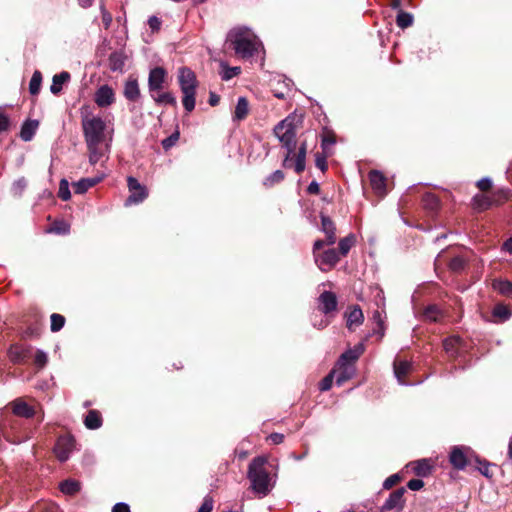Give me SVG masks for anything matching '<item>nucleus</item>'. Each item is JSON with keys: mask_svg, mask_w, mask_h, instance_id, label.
I'll use <instances>...</instances> for the list:
<instances>
[{"mask_svg": "<svg viewBox=\"0 0 512 512\" xmlns=\"http://www.w3.org/2000/svg\"><path fill=\"white\" fill-rule=\"evenodd\" d=\"M423 316L427 321L437 322L442 319L443 314L436 305H430L424 310Z\"/></svg>", "mask_w": 512, "mask_h": 512, "instance_id": "nucleus-34", "label": "nucleus"}, {"mask_svg": "<svg viewBox=\"0 0 512 512\" xmlns=\"http://www.w3.org/2000/svg\"><path fill=\"white\" fill-rule=\"evenodd\" d=\"M38 128L37 121H26L23 123L20 131V137L24 141H30Z\"/></svg>", "mask_w": 512, "mask_h": 512, "instance_id": "nucleus-28", "label": "nucleus"}, {"mask_svg": "<svg viewBox=\"0 0 512 512\" xmlns=\"http://www.w3.org/2000/svg\"><path fill=\"white\" fill-rule=\"evenodd\" d=\"M306 153H307V145L306 142L301 143L297 153L294 151V154L291 156V160L289 162L290 166L288 168L293 167L296 173H301L304 171L306 166Z\"/></svg>", "mask_w": 512, "mask_h": 512, "instance_id": "nucleus-15", "label": "nucleus"}, {"mask_svg": "<svg viewBox=\"0 0 512 512\" xmlns=\"http://www.w3.org/2000/svg\"><path fill=\"white\" fill-rule=\"evenodd\" d=\"M248 113H249L248 100L245 97H239L236 107H235L233 120L241 121L247 117Z\"/></svg>", "mask_w": 512, "mask_h": 512, "instance_id": "nucleus-26", "label": "nucleus"}, {"mask_svg": "<svg viewBox=\"0 0 512 512\" xmlns=\"http://www.w3.org/2000/svg\"><path fill=\"white\" fill-rule=\"evenodd\" d=\"M151 97L159 105H171V106L177 105V100H176L175 96L170 92H163V93L156 92V93L151 94Z\"/></svg>", "mask_w": 512, "mask_h": 512, "instance_id": "nucleus-29", "label": "nucleus"}, {"mask_svg": "<svg viewBox=\"0 0 512 512\" xmlns=\"http://www.w3.org/2000/svg\"><path fill=\"white\" fill-rule=\"evenodd\" d=\"M84 424L86 428L94 430L102 425V419L98 411L90 410L85 417Z\"/></svg>", "mask_w": 512, "mask_h": 512, "instance_id": "nucleus-30", "label": "nucleus"}, {"mask_svg": "<svg viewBox=\"0 0 512 512\" xmlns=\"http://www.w3.org/2000/svg\"><path fill=\"white\" fill-rule=\"evenodd\" d=\"M404 493H405V489L403 487L393 491L389 495V497L385 501V503L381 506L380 511L386 512V511H390L392 509L401 510L404 506V499H403Z\"/></svg>", "mask_w": 512, "mask_h": 512, "instance_id": "nucleus-14", "label": "nucleus"}, {"mask_svg": "<svg viewBox=\"0 0 512 512\" xmlns=\"http://www.w3.org/2000/svg\"><path fill=\"white\" fill-rule=\"evenodd\" d=\"M71 79V75L67 71H62L58 74H55L52 78V84L50 86V91L54 95H58L65 84H67Z\"/></svg>", "mask_w": 512, "mask_h": 512, "instance_id": "nucleus-22", "label": "nucleus"}, {"mask_svg": "<svg viewBox=\"0 0 512 512\" xmlns=\"http://www.w3.org/2000/svg\"><path fill=\"white\" fill-rule=\"evenodd\" d=\"M80 482L72 479L64 480L60 483L59 489L65 495H74L80 491Z\"/></svg>", "mask_w": 512, "mask_h": 512, "instance_id": "nucleus-31", "label": "nucleus"}, {"mask_svg": "<svg viewBox=\"0 0 512 512\" xmlns=\"http://www.w3.org/2000/svg\"><path fill=\"white\" fill-rule=\"evenodd\" d=\"M346 317V326L352 331L356 327H359L364 321V315L361 308L358 305H355L350 308L349 312L345 314Z\"/></svg>", "mask_w": 512, "mask_h": 512, "instance_id": "nucleus-17", "label": "nucleus"}, {"mask_svg": "<svg viewBox=\"0 0 512 512\" xmlns=\"http://www.w3.org/2000/svg\"><path fill=\"white\" fill-rule=\"evenodd\" d=\"M125 65V57L120 52H114L109 57V68L113 71H123Z\"/></svg>", "mask_w": 512, "mask_h": 512, "instance_id": "nucleus-32", "label": "nucleus"}, {"mask_svg": "<svg viewBox=\"0 0 512 512\" xmlns=\"http://www.w3.org/2000/svg\"><path fill=\"white\" fill-rule=\"evenodd\" d=\"M369 180L373 190L378 195H384L386 193V179L380 171H371L369 173Z\"/></svg>", "mask_w": 512, "mask_h": 512, "instance_id": "nucleus-20", "label": "nucleus"}, {"mask_svg": "<svg viewBox=\"0 0 512 512\" xmlns=\"http://www.w3.org/2000/svg\"><path fill=\"white\" fill-rule=\"evenodd\" d=\"M42 83V74L39 71H35L29 82V92L32 95L39 93Z\"/></svg>", "mask_w": 512, "mask_h": 512, "instance_id": "nucleus-38", "label": "nucleus"}, {"mask_svg": "<svg viewBox=\"0 0 512 512\" xmlns=\"http://www.w3.org/2000/svg\"><path fill=\"white\" fill-rule=\"evenodd\" d=\"M284 173L281 170H276L273 173H271L269 176L265 178L263 181L264 186L266 187H272L275 184L280 183L284 179Z\"/></svg>", "mask_w": 512, "mask_h": 512, "instance_id": "nucleus-40", "label": "nucleus"}, {"mask_svg": "<svg viewBox=\"0 0 512 512\" xmlns=\"http://www.w3.org/2000/svg\"><path fill=\"white\" fill-rule=\"evenodd\" d=\"M25 187H26V181H25V179L21 178L13 183L12 190L15 195H21V193L23 192Z\"/></svg>", "mask_w": 512, "mask_h": 512, "instance_id": "nucleus-54", "label": "nucleus"}, {"mask_svg": "<svg viewBox=\"0 0 512 512\" xmlns=\"http://www.w3.org/2000/svg\"><path fill=\"white\" fill-rule=\"evenodd\" d=\"M127 184L129 188L130 195L125 201L126 206H130L133 204H139L143 202L147 196L148 192L145 186L141 185L137 179L134 177H128Z\"/></svg>", "mask_w": 512, "mask_h": 512, "instance_id": "nucleus-8", "label": "nucleus"}, {"mask_svg": "<svg viewBox=\"0 0 512 512\" xmlns=\"http://www.w3.org/2000/svg\"><path fill=\"white\" fill-rule=\"evenodd\" d=\"M382 314H383V311H380L378 309L373 312V320L381 329L380 338H382L384 335V332H383L384 317Z\"/></svg>", "mask_w": 512, "mask_h": 512, "instance_id": "nucleus-50", "label": "nucleus"}, {"mask_svg": "<svg viewBox=\"0 0 512 512\" xmlns=\"http://www.w3.org/2000/svg\"><path fill=\"white\" fill-rule=\"evenodd\" d=\"M410 466L412 467L414 473L420 477L428 476L433 468L430 460L426 458L411 462Z\"/></svg>", "mask_w": 512, "mask_h": 512, "instance_id": "nucleus-24", "label": "nucleus"}, {"mask_svg": "<svg viewBox=\"0 0 512 512\" xmlns=\"http://www.w3.org/2000/svg\"><path fill=\"white\" fill-rule=\"evenodd\" d=\"M321 231L325 234L327 246H332L336 243V227L334 222L326 215L321 214Z\"/></svg>", "mask_w": 512, "mask_h": 512, "instance_id": "nucleus-16", "label": "nucleus"}, {"mask_svg": "<svg viewBox=\"0 0 512 512\" xmlns=\"http://www.w3.org/2000/svg\"><path fill=\"white\" fill-rule=\"evenodd\" d=\"M213 509V499L209 496L204 498L202 505L200 506L198 512H211Z\"/></svg>", "mask_w": 512, "mask_h": 512, "instance_id": "nucleus-56", "label": "nucleus"}, {"mask_svg": "<svg viewBox=\"0 0 512 512\" xmlns=\"http://www.w3.org/2000/svg\"><path fill=\"white\" fill-rule=\"evenodd\" d=\"M64 324H65L64 316H62L60 314H57V313H53L51 315V326H50V328H51L52 332L60 331L64 327Z\"/></svg>", "mask_w": 512, "mask_h": 512, "instance_id": "nucleus-41", "label": "nucleus"}, {"mask_svg": "<svg viewBox=\"0 0 512 512\" xmlns=\"http://www.w3.org/2000/svg\"><path fill=\"white\" fill-rule=\"evenodd\" d=\"M318 308L319 310L329 316L331 313L336 312L338 306L337 296L334 292L324 291L322 292L318 299Z\"/></svg>", "mask_w": 512, "mask_h": 512, "instance_id": "nucleus-10", "label": "nucleus"}, {"mask_svg": "<svg viewBox=\"0 0 512 512\" xmlns=\"http://www.w3.org/2000/svg\"><path fill=\"white\" fill-rule=\"evenodd\" d=\"M268 439L273 443V444H280L283 442L284 440V435L283 434H280V433H272L269 435Z\"/></svg>", "mask_w": 512, "mask_h": 512, "instance_id": "nucleus-64", "label": "nucleus"}, {"mask_svg": "<svg viewBox=\"0 0 512 512\" xmlns=\"http://www.w3.org/2000/svg\"><path fill=\"white\" fill-rule=\"evenodd\" d=\"M461 345L462 340L458 336H452L445 339L443 342L445 352L451 357H456L458 355Z\"/></svg>", "mask_w": 512, "mask_h": 512, "instance_id": "nucleus-25", "label": "nucleus"}, {"mask_svg": "<svg viewBox=\"0 0 512 512\" xmlns=\"http://www.w3.org/2000/svg\"><path fill=\"white\" fill-rule=\"evenodd\" d=\"M40 509L43 512H62L59 506L52 502H44L40 504Z\"/></svg>", "mask_w": 512, "mask_h": 512, "instance_id": "nucleus-53", "label": "nucleus"}, {"mask_svg": "<svg viewBox=\"0 0 512 512\" xmlns=\"http://www.w3.org/2000/svg\"><path fill=\"white\" fill-rule=\"evenodd\" d=\"M396 24L401 29L410 27L413 24V15L403 10H399L396 17Z\"/></svg>", "mask_w": 512, "mask_h": 512, "instance_id": "nucleus-35", "label": "nucleus"}, {"mask_svg": "<svg viewBox=\"0 0 512 512\" xmlns=\"http://www.w3.org/2000/svg\"><path fill=\"white\" fill-rule=\"evenodd\" d=\"M235 53L241 58L248 59L257 54L262 48L259 38L248 28H236L228 34Z\"/></svg>", "mask_w": 512, "mask_h": 512, "instance_id": "nucleus-3", "label": "nucleus"}, {"mask_svg": "<svg viewBox=\"0 0 512 512\" xmlns=\"http://www.w3.org/2000/svg\"><path fill=\"white\" fill-rule=\"evenodd\" d=\"M315 165H316V167H317V168H319L322 172L326 171V169H327L326 156H325V155L317 154V155H316V159H315Z\"/></svg>", "mask_w": 512, "mask_h": 512, "instance_id": "nucleus-57", "label": "nucleus"}, {"mask_svg": "<svg viewBox=\"0 0 512 512\" xmlns=\"http://www.w3.org/2000/svg\"><path fill=\"white\" fill-rule=\"evenodd\" d=\"M327 246L326 242L318 239L313 245V255L316 265L321 271L331 270L340 260V255L334 248L322 250Z\"/></svg>", "mask_w": 512, "mask_h": 512, "instance_id": "nucleus-7", "label": "nucleus"}, {"mask_svg": "<svg viewBox=\"0 0 512 512\" xmlns=\"http://www.w3.org/2000/svg\"><path fill=\"white\" fill-rule=\"evenodd\" d=\"M88 149L89 162L91 165H95L103 156V151L100 148V144H86Z\"/></svg>", "mask_w": 512, "mask_h": 512, "instance_id": "nucleus-36", "label": "nucleus"}, {"mask_svg": "<svg viewBox=\"0 0 512 512\" xmlns=\"http://www.w3.org/2000/svg\"><path fill=\"white\" fill-rule=\"evenodd\" d=\"M478 464V470L483 476L488 478L492 477V473L490 472V463L487 461H478Z\"/></svg>", "mask_w": 512, "mask_h": 512, "instance_id": "nucleus-52", "label": "nucleus"}, {"mask_svg": "<svg viewBox=\"0 0 512 512\" xmlns=\"http://www.w3.org/2000/svg\"><path fill=\"white\" fill-rule=\"evenodd\" d=\"M58 196L63 200L67 201L71 198V193L69 189V183L66 179H62L59 184Z\"/></svg>", "mask_w": 512, "mask_h": 512, "instance_id": "nucleus-44", "label": "nucleus"}, {"mask_svg": "<svg viewBox=\"0 0 512 512\" xmlns=\"http://www.w3.org/2000/svg\"><path fill=\"white\" fill-rule=\"evenodd\" d=\"M336 370H332L326 377H324L319 383V389L321 391H328L332 387L333 379L335 377Z\"/></svg>", "mask_w": 512, "mask_h": 512, "instance_id": "nucleus-48", "label": "nucleus"}, {"mask_svg": "<svg viewBox=\"0 0 512 512\" xmlns=\"http://www.w3.org/2000/svg\"><path fill=\"white\" fill-rule=\"evenodd\" d=\"M112 512H130V507L124 502H119L113 506Z\"/></svg>", "mask_w": 512, "mask_h": 512, "instance_id": "nucleus-63", "label": "nucleus"}, {"mask_svg": "<svg viewBox=\"0 0 512 512\" xmlns=\"http://www.w3.org/2000/svg\"><path fill=\"white\" fill-rule=\"evenodd\" d=\"M9 118L2 112H0V132H4L9 128Z\"/></svg>", "mask_w": 512, "mask_h": 512, "instance_id": "nucleus-62", "label": "nucleus"}, {"mask_svg": "<svg viewBox=\"0 0 512 512\" xmlns=\"http://www.w3.org/2000/svg\"><path fill=\"white\" fill-rule=\"evenodd\" d=\"M69 230H70V226L66 222L58 221V222H55L50 227V229L48 231L52 232V233L63 234L64 235V234L69 233Z\"/></svg>", "mask_w": 512, "mask_h": 512, "instance_id": "nucleus-45", "label": "nucleus"}, {"mask_svg": "<svg viewBox=\"0 0 512 512\" xmlns=\"http://www.w3.org/2000/svg\"><path fill=\"white\" fill-rule=\"evenodd\" d=\"M493 287L501 294L512 297V282L508 280L495 281Z\"/></svg>", "mask_w": 512, "mask_h": 512, "instance_id": "nucleus-39", "label": "nucleus"}, {"mask_svg": "<svg viewBox=\"0 0 512 512\" xmlns=\"http://www.w3.org/2000/svg\"><path fill=\"white\" fill-rule=\"evenodd\" d=\"M178 137H179L178 133L172 134L170 137H168L162 141V146L165 149L170 148L175 143V141L178 139Z\"/></svg>", "mask_w": 512, "mask_h": 512, "instance_id": "nucleus-60", "label": "nucleus"}, {"mask_svg": "<svg viewBox=\"0 0 512 512\" xmlns=\"http://www.w3.org/2000/svg\"><path fill=\"white\" fill-rule=\"evenodd\" d=\"M301 123V117L296 114H290L280 121L274 128V134L286 149L287 153L283 161L284 167H289L291 156L296 150V131Z\"/></svg>", "mask_w": 512, "mask_h": 512, "instance_id": "nucleus-2", "label": "nucleus"}, {"mask_svg": "<svg viewBox=\"0 0 512 512\" xmlns=\"http://www.w3.org/2000/svg\"><path fill=\"white\" fill-rule=\"evenodd\" d=\"M423 203L424 206L431 211L436 210L439 205L438 198L431 193H427L423 196Z\"/></svg>", "mask_w": 512, "mask_h": 512, "instance_id": "nucleus-42", "label": "nucleus"}, {"mask_svg": "<svg viewBox=\"0 0 512 512\" xmlns=\"http://www.w3.org/2000/svg\"><path fill=\"white\" fill-rule=\"evenodd\" d=\"M48 362V356L46 354V352H44L43 350H40L38 349L35 353V357H34V363L35 365L39 368V369H42L46 366Z\"/></svg>", "mask_w": 512, "mask_h": 512, "instance_id": "nucleus-47", "label": "nucleus"}, {"mask_svg": "<svg viewBox=\"0 0 512 512\" xmlns=\"http://www.w3.org/2000/svg\"><path fill=\"white\" fill-rule=\"evenodd\" d=\"M400 481V476L398 474H393L389 476L383 483L384 489H390L394 485H396Z\"/></svg>", "mask_w": 512, "mask_h": 512, "instance_id": "nucleus-55", "label": "nucleus"}, {"mask_svg": "<svg viewBox=\"0 0 512 512\" xmlns=\"http://www.w3.org/2000/svg\"><path fill=\"white\" fill-rule=\"evenodd\" d=\"M178 83L183 93L182 103L187 112L195 108V95L197 88V79L195 73L187 68L181 67L178 72Z\"/></svg>", "mask_w": 512, "mask_h": 512, "instance_id": "nucleus-6", "label": "nucleus"}, {"mask_svg": "<svg viewBox=\"0 0 512 512\" xmlns=\"http://www.w3.org/2000/svg\"><path fill=\"white\" fill-rule=\"evenodd\" d=\"M148 24H149V27L153 30V31H156V30H159L160 29V26H161V21L158 17L156 16H151L148 20Z\"/></svg>", "mask_w": 512, "mask_h": 512, "instance_id": "nucleus-61", "label": "nucleus"}, {"mask_svg": "<svg viewBox=\"0 0 512 512\" xmlns=\"http://www.w3.org/2000/svg\"><path fill=\"white\" fill-rule=\"evenodd\" d=\"M222 66L224 67V70L221 74V78L225 81L232 79L233 77L237 76L241 72L240 67H227V66H224V64H222Z\"/></svg>", "mask_w": 512, "mask_h": 512, "instance_id": "nucleus-46", "label": "nucleus"}, {"mask_svg": "<svg viewBox=\"0 0 512 512\" xmlns=\"http://www.w3.org/2000/svg\"><path fill=\"white\" fill-rule=\"evenodd\" d=\"M364 352L363 344H358L352 349L345 351L338 359L337 364L333 370H336L335 378L336 384L341 386L346 381L351 379L356 372L354 363Z\"/></svg>", "mask_w": 512, "mask_h": 512, "instance_id": "nucleus-5", "label": "nucleus"}, {"mask_svg": "<svg viewBox=\"0 0 512 512\" xmlns=\"http://www.w3.org/2000/svg\"><path fill=\"white\" fill-rule=\"evenodd\" d=\"M81 124L86 144H101L105 140L106 123L91 113L89 106L80 109Z\"/></svg>", "mask_w": 512, "mask_h": 512, "instance_id": "nucleus-4", "label": "nucleus"}, {"mask_svg": "<svg viewBox=\"0 0 512 512\" xmlns=\"http://www.w3.org/2000/svg\"><path fill=\"white\" fill-rule=\"evenodd\" d=\"M94 102L100 108L111 106L115 102V93L107 84L101 85L94 94Z\"/></svg>", "mask_w": 512, "mask_h": 512, "instance_id": "nucleus-12", "label": "nucleus"}, {"mask_svg": "<svg viewBox=\"0 0 512 512\" xmlns=\"http://www.w3.org/2000/svg\"><path fill=\"white\" fill-rule=\"evenodd\" d=\"M476 185L480 190L486 191L491 188L492 181L490 178L484 177V178L480 179L479 181H477Z\"/></svg>", "mask_w": 512, "mask_h": 512, "instance_id": "nucleus-58", "label": "nucleus"}, {"mask_svg": "<svg viewBox=\"0 0 512 512\" xmlns=\"http://www.w3.org/2000/svg\"><path fill=\"white\" fill-rule=\"evenodd\" d=\"M394 375L400 385H408L404 377L411 371L412 363L406 360H395L393 364Z\"/></svg>", "mask_w": 512, "mask_h": 512, "instance_id": "nucleus-19", "label": "nucleus"}, {"mask_svg": "<svg viewBox=\"0 0 512 512\" xmlns=\"http://www.w3.org/2000/svg\"><path fill=\"white\" fill-rule=\"evenodd\" d=\"M424 486V482L421 479H411L407 483V487L412 491H418Z\"/></svg>", "mask_w": 512, "mask_h": 512, "instance_id": "nucleus-59", "label": "nucleus"}, {"mask_svg": "<svg viewBox=\"0 0 512 512\" xmlns=\"http://www.w3.org/2000/svg\"><path fill=\"white\" fill-rule=\"evenodd\" d=\"M267 458L258 456L252 459L248 466L247 478L251 483V489L260 497H265L274 487L269 471L266 468Z\"/></svg>", "mask_w": 512, "mask_h": 512, "instance_id": "nucleus-1", "label": "nucleus"}, {"mask_svg": "<svg viewBox=\"0 0 512 512\" xmlns=\"http://www.w3.org/2000/svg\"><path fill=\"white\" fill-rule=\"evenodd\" d=\"M464 267H465V260L460 256L454 257L453 259H451V261L449 263V268L454 272H459V271L463 270Z\"/></svg>", "mask_w": 512, "mask_h": 512, "instance_id": "nucleus-49", "label": "nucleus"}, {"mask_svg": "<svg viewBox=\"0 0 512 512\" xmlns=\"http://www.w3.org/2000/svg\"><path fill=\"white\" fill-rule=\"evenodd\" d=\"M11 407L12 412L19 417L30 418L35 414V409L22 398L14 400L11 403Z\"/></svg>", "mask_w": 512, "mask_h": 512, "instance_id": "nucleus-18", "label": "nucleus"}, {"mask_svg": "<svg viewBox=\"0 0 512 512\" xmlns=\"http://www.w3.org/2000/svg\"><path fill=\"white\" fill-rule=\"evenodd\" d=\"M472 201L473 207L479 211L486 210L492 205L491 200L487 196L481 194L475 195Z\"/></svg>", "mask_w": 512, "mask_h": 512, "instance_id": "nucleus-37", "label": "nucleus"}, {"mask_svg": "<svg viewBox=\"0 0 512 512\" xmlns=\"http://www.w3.org/2000/svg\"><path fill=\"white\" fill-rule=\"evenodd\" d=\"M356 237L354 234H349L348 236L342 238L339 241V255L346 256L350 249L355 245Z\"/></svg>", "mask_w": 512, "mask_h": 512, "instance_id": "nucleus-33", "label": "nucleus"}, {"mask_svg": "<svg viewBox=\"0 0 512 512\" xmlns=\"http://www.w3.org/2000/svg\"><path fill=\"white\" fill-rule=\"evenodd\" d=\"M7 355L9 360L14 364H22L30 357V347L21 344H12Z\"/></svg>", "mask_w": 512, "mask_h": 512, "instance_id": "nucleus-13", "label": "nucleus"}, {"mask_svg": "<svg viewBox=\"0 0 512 512\" xmlns=\"http://www.w3.org/2000/svg\"><path fill=\"white\" fill-rule=\"evenodd\" d=\"M102 22L106 29H108L112 23V15L105 9L104 5L100 6Z\"/></svg>", "mask_w": 512, "mask_h": 512, "instance_id": "nucleus-51", "label": "nucleus"}, {"mask_svg": "<svg viewBox=\"0 0 512 512\" xmlns=\"http://www.w3.org/2000/svg\"><path fill=\"white\" fill-rule=\"evenodd\" d=\"M124 96L130 101H136L140 96V90L136 79H129L124 86Z\"/></svg>", "mask_w": 512, "mask_h": 512, "instance_id": "nucleus-27", "label": "nucleus"}, {"mask_svg": "<svg viewBox=\"0 0 512 512\" xmlns=\"http://www.w3.org/2000/svg\"><path fill=\"white\" fill-rule=\"evenodd\" d=\"M450 463L456 469H464L467 464L466 455L462 448L454 447L449 456Z\"/></svg>", "mask_w": 512, "mask_h": 512, "instance_id": "nucleus-23", "label": "nucleus"}, {"mask_svg": "<svg viewBox=\"0 0 512 512\" xmlns=\"http://www.w3.org/2000/svg\"><path fill=\"white\" fill-rule=\"evenodd\" d=\"M104 178V174H101L99 176H96V177H92V178H83V179H80L79 181L73 183V188H74V192L76 194H83L85 193L89 188L95 186L96 184H98L100 181H102Z\"/></svg>", "mask_w": 512, "mask_h": 512, "instance_id": "nucleus-21", "label": "nucleus"}, {"mask_svg": "<svg viewBox=\"0 0 512 512\" xmlns=\"http://www.w3.org/2000/svg\"><path fill=\"white\" fill-rule=\"evenodd\" d=\"M75 448V440L70 435L60 436L54 447V453L57 459L65 462L69 459L71 452Z\"/></svg>", "mask_w": 512, "mask_h": 512, "instance_id": "nucleus-9", "label": "nucleus"}, {"mask_svg": "<svg viewBox=\"0 0 512 512\" xmlns=\"http://www.w3.org/2000/svg\"><path fill=\"white\" fill-rule=\"evenodd\" d=\"M493 316L505 321L509 319V317L511 316V312L505 305L498 304L493 309Z\"/></svg>", "mask_w": 512, "mask_h": 512, "instance_id": "nucleus-43", "label": "nucleus"}, {"mask_svg": "<svg viewBox=\"0 0 512 512\" xmlns=\"http://www.w3.org/2000/svg\"><path fill=\"white\" fill-rule=\"evenodd\" d=\"M167 73L162 67H155L150 70L148 77V88L150 94L159 92L164 88Z\"/></svg>", "mask_w": 512, "mask_h": 512, "instance_id": "nucleus-11", "label": "nucleus"}]
</instances>
